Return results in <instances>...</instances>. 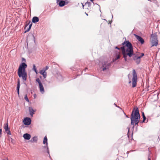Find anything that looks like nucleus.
Wrapping results in <instances>:
<instances>
[{
    "label": "nucleus",
    "instance_id": "obj_20",
    "mask_svg": "<svg viewBox=\"0 0 160 160\" xmlns=\"http://www.w3.org/2000/svg\"><path fill=\"white\" fill-rule=\"evenodd\" d=\"M37 137L36 136L34 137L30 140L32 142H37Z\"/></svg>",
    "mask_w": 160,
    "mask_h": 160
},
{
    "label": "nucleus",
    "instance_id": "obj_23",
    "mask_svg": "<svg viewBox=\"0 0 160 160\" xmlns=\"http://www.w3.org/2000/svg\"><path fill=\"white\" fill-rule=\"evenodd\" d=\"M4 129H5V131L9 129V128L8 127V123H7L6 125H5L4 127Z\"/></svg>",
    "mask_w": 160,
    "mask_h": 160
},
{
    "label": "nucleus",
    "instance_id": "obj_17",
    "mask_svg": "<svg viewBox=\"0 0 160 160\" xmlns=\"http://www.w3.org/2000/svg\"><path fill=\"white\" fill-rule=\"evenodd\" d=\"M43 143L44 144H46L47 146H48V139L46 136H45L43 139Z\"/></svg>",
    "mask_w": 160,
    "mask_h": 160
},
{
    "label": "nucleus",
    "instance_id": "obj_25",
    "mask_svg": "<svg viewBox=\"0 0 160 160\" xmlns=\"http://www.w3.org/2000/svg\"><path fill=\"white\" fill-rule=\"evenodd\" d=\"M136 62L137 64H139L141 62V60L140 58H138L136 60Z\"/></svg>",
    "mask_w": 160,
    "mask_h": 160
},
{
    "label": "nucleus",
    "instance_id": "obj_26",
    "mask_svg": "<svg viewBox=\"0 0 160 160\" xmlns=\"http://www.w3.org/2000/svg\"><path fill=\"white\" fill-rule=\"evenodd\" d=\"M46 72L45 71V70H44L43 69L41 70L40 71V74L42 75H43L45 73V74Z\"/></svg>",
    "mask_w": 160,
    "mask_h": 160
},
{
    "label": "nucleus",
    "instance_id": "obj_37",
    "mask_svg": "<svg viewBox=\"0 0 160 160\" xmlns=\"http://www.w3.org/2000/svg\"><path fill=\"white\" fill-rule=\"evenodd\" d=\"M106 69H107L106 67H105V66H104V67H103V68L102 69V70L104 71L105 70H106Z\"/></svg>",
    "mask_w": 160,
    "mask_h": 160
},
{
    "label": "nucleus",
    "instance_id": "obj_41",
    "mask_svg": "<svg viewBox=\"0 0 160 160\" xmlns=\"http://www.w3.org/2000/svg\"><path fill=\"white\" fill-rule=\"evenodd\" d=\"M2 129H0V137H1V133H2Z\"/></svg>",
    "mask_w": 160,
    "mask_h": 160
},
{
    "label": "nucleus",
    "instance_id": "obj_35",
    "mask_svg": "<svg viewBox=\"0 0 160 160\" xmlns=\"http://www.w3.org/2000/svg\"><path fill=\"white\" fill-rule=\"evenodd\" d=\"M22 62H26V59L23 58H22Z\"/></svg>",
    "mask_w": 160,
    "mask_h": 160
},
{
    "label": "nucleus",
    "instance_id": "obj_3",
    "mask_svg": "<svg viewBox=\"0 0 160 160\" xmlns=\"http://www.w3.org/2000/svg\"><path fill=\"white\" fill-rule=\"evenodd\" d=\"M122 45L125 44V46L127 47L126 49L125 48V51L127 52L133 53V48L131 43L129 41H125L122 43Z\"/></svg>",
    "mask_w": 160,
    "mask_h": 160
},
{
    "label": "nucleus",
    "instance_id": "obj_51",
    "mask_svg": "<svg viewBox=\"0 0 160 160\" xmlns=\"http://www.w3.org/2000/svg\"><path fill=\"white\" fill-rule=\"evenodd\" d=\"M114 104L115 105V106H116V105H117L115 103H114Z\"/></svg>",
    "mask_w": 160,
    "mask_h": 160
},
{
    "label": "nucleus",
    "instance_id": "obj_43",
    "mask_svg": "<svg viewBox=\"0 0 160 160\" xmlns=\"http://www.w3.org/2000/svg\"><path fill=\"white\" fill-rule=\"evenodd\" d=\"M32 36L33 37V39L34 40L35 39V37H34V36L33 34H32Z\"/></svg>",
    "mask_w": 160,
    "mask_h": 160
},
{
    "label": "nucleus",
    "instance_id": "obj_1",
    "mask_svg": "<svg viewBox=\"0 0 160 160\" xmlns=\"http://www.w3.org/2000/svg\"><path fill=\"white\" fill-rule=\"evenodd\" d=\"M140 114L138 108L134 107L131 115V124L133 125H138L140 122Z\"/></svg>",
    "mask_w": 160,
    "mask_h": 160
},
{
    "label": "nucleus",
    "instance_id": "obj_7",
    "mask_svg": "<svg viewBox=\"0 0 160 160\" xmlns=\"http://www.w3.org/2000/svg\"><path fill=\"white\" fill-rule=\"evenodd\" d=\"M67 0H57V3L60 7H62L67 4L68 3Z\"/></svg>",
    "mask_w": 160,
    "mask_h": 160
},
{
    "label": "nucleus",
    "instance_id": "obj_52",
    "mask_svg": "<svg viewBox=\"0 0 160 160\" xmlns=\"http://www.w3.org/2000/svg\"><path fill=\"white\" fill-rule=\"evenodd\" d=\"M28 28H27V27H26V30L27 29H28Z\"/></svg>",
    "mask_w": 160,
    "mask_h": 160
},
{
    "label": "nucleus",
    "instance_id": "obj_42",
    "mask_svg": "<svg viewBox=\"0 0 160 160\" xmlns=\"http://www.w3.org/2000/svg\"><path fill=\"white\" fill-rule=\"evenodd\" d=\"M128 77L129 78V75H128ZM129 79V80H130V79ZM128 83L129 84L131 83V81L130 80V81Z\"/></svg>",
    "mask_w": 160,
    "mask_h": 160
},
{
    "label": "nucleus",
    "instance_id": "obj_49",
    "mask_svg": "<svg viewBox=\"0 0 160 160\" xmlns=\"http://www.w3.org/2000/svg\"><path fill=\"white\" fill-rule=\"evenodd\" d=\"M148 160H151V159H150V158H148Z\"/></svg>",
    "mask_w": 160,
    "mask_h": 160
},
{
    "label": "nucleus",
    "instance_id": "obj_4",
    "mask_svg": "<svg viewBox=\"0 0 160 160\" xmlns=\"http://www.w3.org/2000/svg\"><path fill=\"white\" fill-rule=\"evenodd\" d=\"M137 75L135 70L133 69L132 70V87L134 88L137 85Z\"/></svg>",
    "mask_w": 160,
    "mask_h": 160
},
{
    "label": "nucleus",
    "instance_id": "obj_8",
    "mask_svg": "<svg viewBox=\"0 0 160 160\" xmlns=\"http://www.w3.org/2000/svg\"><path fill=\"white\" fill-rule=\"evenodd\" d=\"M32 25V22L30 21L28 23L26 24L24 29L25 30L24 33L28 32L31 29Z\"/></svg>",
    "mask_w": 160,
    "mask_h": 160
},
{
    "label": "nucleus",
    "instance_id": "obj_27",
    "mask_svg": "<svg viewBox=\"0 0 160 160\" xmlns=\"http://www.w3.org/2000/svg\"><path fill=\"white\" fill-rule=\"evenodd\" d=\"M24 99L26 100V101L28 102H29V99L28 98L27 95V94H26L24 96Z\"/></svg>",
    "mask_w": 160,
    "mask_h": 160
},
{
    "label": "nucleus",
    "instance_id": "obj_33",
    "mask_svg": "<svg viewBox=\"0 0 160 160\" xmlns=\"http://www.w3.org/2000/svg\"><path fill=\"white\" fill-rule=\"evenodd\" d=\"M143 118V120L141 122V123L144 122L145 120H146V117Z\"/></svg>",
    "mask_w": 160,
    "mask_h": 160
},
{
    "label": "nucleus",
    "instance_id": "obj_9",
    "mask_svg": "<svg viewBox=\"0 0 160 160\" xmlns=\"http://www.w3.org/2000/svg\"><path fill=\"white\" fill-rule=\"evenodd\" d=\"M23 122L24 125H29L31 123V120L29 118L26 117L24 119Z\"/></svg>",
    "mask_w": 160,
    "mask_h": 160
},
{
    "label": "nucleus",
    "instance_id": "obj_24",
    "mask_svg": "<svg viewBox=\"0 0 160 160\" xmlns=\"http://www.w3.org/2000/svg\"><path fill=\"white\" fill-rule=\"evenodd\" d=\"M32 69L33 71H35V73H36V74H37L38 73V71L37 69V68H36V66H35V64H33V68H32Z\"/></svg>",
    "mask_w": 160,
    "mask_h": 160
},
{
    "label": "nucleus",
    "instance_id": "obj_11",
    "mask_svg": "<svg viewBox=\"0 0 160 160\" xmlns=\"http://www.w3.org/2000/svg\"><path fill=\"white\" fill-rule=\"evenodd\" d=\"M29 112L30 115L32 117L34 114V112L36 111V110H34L33 108L32 107H29Z\"/></svg>",
    "mask_w": 160,
    "mask_h": 160
},
{
    "label": "nucleus",
    "instance_id": "obj_30",
    "mask_svg": "<svg viewBox=\"0 0 160 160\" xmlns=\"http://www.w3.org/2000/svg\"><path fill=\"white\" fill-rule=\"evenodd\" d=\"M6 133L9 135H11V133L10 132V131L9 129L7 131H6Z\"/></svg>",
    "mask_w": 160,
    "mask_h": 160
},
{
    "label": "nucleus",
    "instance_id": "obj_12",
    "mask_svg": "<svg viewBox=\"0 0 160 160\" xmlns=\"http://www.w3.org/2000/svg\"><path fill=\"white\" fill-rule=\"evenodd\" d=\"M23 137L25 139L29 140L30 139L31 136L30 134L26 133L23 134Z\"/></svg>",
    "mask_w": 160,
    "mask_h": 160
},
{
    "label": "nucleus",
    "instance_id": "obj_15",
    "mask_svg": "<svg viewBox=\"0 0 160 160\" xmlns=\"http://www.w3.org/2000/svg\"><path fill=\"white\" fill-rule=\"evenodd\" d=\"M133 54H132V58L134 60H135L139 58V56L137 54H136L133 53Z\"/></svg>",
    "mask_w": 160,
    "mask_h": 160
},
{
    "label": "nucleus",
    "instance_id": "obj_5",
    "mask_svg": "<svg viewBox=\"0 0 160 160\" xmlns=\"http://www.w3.org/2000/svg\"><path fill=\"white\" fill-rule=\"evenodd\" d=\"M121 50H122L123 57L124 58V60L125 61H126L127 60V56H128L129 57H131L132 56V54H133L131 53L127 52H125L124 46H122L121 47Z\"/></svg>",
    "mask_w": 160,
    "mask_h": 160
},
{
    "label": "nucleus",
    "instance_id": "obj_40",
    "mask_svg": "<svg viewBox=\"0 0 160 160\" xmlns=\"http://www.w3.org/2000/svg\"><path fill=\"white\" fill-rule=\"evenodd\" d=\"M17 93H18V96H19V90H17Z\"/></svg>",
    "mask_w": 160,
    "mask_h": 160
},
{
    "label": "nucleus",
    "instance_id": "obj_18",
    "mask_svg": "<svg viewBox=\"0 0 160 160\" xmlns=\"http://www.w3.org/2000/svg\"><path fill=\"white\" fill-rule=\"evenodd\" d=\"M20 88V80L18 79V80L17 82V90H19Z\"/></svg>",
    "mask_w": 160,
    "mask_h": 160
},
{
    "label": "nucleus",
    "instance_id": "obj_29",
    "mask_svg": "<svg viewBox=\"0 0 160 160\" xmlns=\"http://www.w3.org/2000/svg\"><path fill=\"white\" fill-rule=\"evenodd\" d=\"M85 4H87L88 5V7H90L91 6V2H86Z\"/></svg>",
    "mask_w": 160,
    "mask_h": 160
},
{
    "label": "nucleus",
    "instance_id": "obj_48",
    "mask_svg": "<svg viewBox=\"0 0 160 160\" xmlns=\"http://www.w3.org/2000/svg\"><path fill=\"white\" fill-rule=\"evenodd\" d=\"M94 0H90V1L92 2H93V1Z\"/></svg>",
    "mask_w": 160,
    "mask_h": 160
},
{
    "label": "nucleus",
    "instance_id": "obj_45",
    "mask_svg": "<svg viewBox=\"0 0 160 160\" xmlns=\"http://www.w3.org/2000/svg\"><path fill=\"white\" fill-rule=\"evenodd\" d=\"M87 69H88V68H85V69H84V71H85H85H86V70Z\"/></svg>",
    "mask_w": 160,
    "mask_h": 160
},
{
    "label": "nucleus",
    "instance_id": "obj_44",
    "mask_svg": "<svg viewBox=\"0 0 160 160\" xmlns=\"http://www.w3.org/2000/svg\"><path fill=\"white\" fill-rule=\"evenodd\" d=\"M116 107L119 108L120 109H122V108L118 106L117 105H116Z\"/></svg>",
    "mask_w": 160,
    "mask_h": 160
},
{
    "label": "nucleus",
    "instance_id": "obj_38",
    "mask_svg": "<svg viewBox=\"0 0 160 160\" xmlns=\"http://www.w3.org/2000/svg\"><path fill=\"white\" fill-rule=\"evenodd\" d=\"M142 118L146 117L144 113L143 112H142Z\"/></svg>",
    "mask_w": 160,
    "mask_h": 160
},
{
    "label": "nucleus",
    "instance_id": "obj_28",
    "mask_svg": "<svg viewBox=\"0 0 160 160\" xmlns=\"http://www.w3.org/2000/svg\"><path fill=\"white\" fill-rule=\"evenodd\" d=\"M46 148H47V152L49 155L50 158H51V157H50V155L49 154V148L48 146H47Z\"/></svg>",
    "mask_w": 160,
    "mask_h": 160
},
{
    "label": "nucleus",
    "instance_id": "obj_47",
    "mask_svg": "<svg viewBox=\"0 0 160 160\" xmlns=\"http://www.w3.org/2000/svg\"><path fill=\"white\" fill-rule=\"evenodd\" d=\"M82 4L83 8V9L84 8V5H83Z\"/></svg>",
    "mask_w": 160,
    "mask_h": 160
},
{
    "label": "nucleus",
    "instance_id": "obj_13",
    "mask_svg": "<svg viewBox=\"0 0 160 160\" xmlns=\"http://www.w3.org/2000/svg\"><path fill=\"white\" fill-rule=\"evenodd\" d=\"M39 19L38 17H34L32 20V22L33 23H36L39 21Z\"/></svg>",
    "mask_w": 160,
    "mask_h": 160
},
{
    "label": "nucleus",
    "instance_id": "obj_2",
    "mask_svg": "<svg viewBox=\"0 0 160 160\" xmlns=\"http://www.w3.org/2000/svg\"><path fill=\"white\" fill-rule=\"evenodd\" d=\"M27 65L24 62L21 63L19 66L18 71V74L20 78H22L23 81L27 80V73L26 71V68H27Z\"/></svg>",
    "mask_w": 160,
    "mask_h": 160
},
{
    "label": "nucleus",
    "instance_id": "obj_50",
    "mask_svg": "<svg viewBox=\"0 0 160 160\" xmlns=\"http://www.w3.org/2000/svg\"><path fill=\"white\" fill-rule=\"evenodd\" d=\"M85 13H86V15L87 16H88V14L86 12H85Z\"/></svg>",
    "mask_w": 160,
    "mask_h": 160
},
{
    "label": "nucleus",
    "instance_id": "obj_31",
    "mask_svg": "<svg viewBox=\"0 0 160 160\" xmlns=\"http://www.w3.org/2000/svg\"><path fill=\"white\" fill-rule=\"evenodd\" d=\"M48 67L47 66H46L45 67V68H43L42 69L45 70V71L46 72V71L48 70Z\"/></svg>",
    "mask_w": 160,
    "mask_h": 160
},
{
    "label": "nucleus",
    "instance_id": "obj_34",
    "mask_svg": "<svg viewBox=\"0 0 160 160\" xmlns=\"http://www.w3.org/2000/svg\"><path fill=\"white\" fill-rule=\"evenodd\" d=\"M43 76L44 78H46V77H47V72H46L45 73H45L43 75Z\"/></svg>",
    "mask_w": 160,
    "mask_h": 160
},
{
    "label": "nucleus",
    "instance_id": "obj_19",
    "mask_svg": "<svg viewBox=\"0 0 160 160\" xmlns=\"http://www.w3.org/2000/svg\"><path fill=\"white\" fill-rule=\"evenodd\" d=\"M110 65L111 64L110 63H107V62H105L104 64H102V67H104L105 66L106 67H109V66H110Z\"/></svg>",
    "mask_w": 160,
    "mask_h": 160
},
{
    "label": "nucleus",
    "instance_id": "obj_10",
    "mask_svg": "<svg viewBox=\"0 0 160 160\" xmlns=\"http://www.w3.org/2000/svg\"><path fill=\"white\" fill-rule=\"evenodd\" d=\"M137 39L140 42L141 44H143L144 42V39L141 36L135 34Z\"/></svg>",
    "mask_w": 160,
    "mask_h": 160
},
{
    "label": "nucleus",
    "instance_id": "obj_6",
    "mask_svg": "<svg viewBox=\"0 0 160 160\" xmlns=\"http://www.w3.org/2000/svg\"><path fill=\"white\" fill-rule=\"evenodd\" d=\"M36 81L38 83L40 92L42 93L43 94L45 91L42 84L40 79L39 78H37L36 79Z\"/></svg>",
    "mask_w": 160,
    "mask_h": 160
},
{
    "label": "nucleus",
    "instance_id": "obj_32",
    "mask_svg": "<svg viewBox=\"0 0 160 160\" xmlns=\"http://www.w3.org/2000/svg\"><path fill=\"white\" fill-rule=\"evenodd\" d=\"M144 55V53H141V55L140 56H139V58H142Z\"/></svg>",
    "mask_w": 160,
    "mask_h": 160
},
{
    "label": "nucleus",
    "instance_id": "obj_16",
    "mask_svg": "<svg viewBox=\"0 0 160 160\" xmlns=\"http://www.w3.org/2000/svg\"><path fill=\"white\" fill-rule=\"evenodd\" d=\"M152 44V46H156L157 45L158 43V40H156L155 41H151Z\"/></svg>",
    "mask_w": 160,
    "mask_h": 160
},
{
    "label": "nucleus",
    "instance_id": "obj_36",
    "mask_svg": "<svg viewBox=\"0 0 160 160\" xmlns=\"http://www.w3.org/2000/svg\"><path fill=\"white\" fill-rule=\"evenodd\" d=\"M115 49H117L118 50H120V49H121V48H119L117 46H116L115 47Z\"/></svg>",
    "mask_w": 160,
    "mask_h": 160
},
{
    "label": "nucleus",
    "instance_id": "obj_39",
    "mask_svg": "<svg viewBox=\"0 0 160 160\" xmlns=\"http://www.w3.org/2000/svg\"><path fill=\"white\" fill-rule=\"evenodd\" d=\"M123 112V113L125 115V116H126V117L128 118V116L125 113V112H124V111L123 110H122Z\"/></svg>",
    "mask_w": 160,
    "mask_h": 160
},
{
    "label": "nucleus",
    "instance_id": "obj_14",
    "mask_svg": "<svg viewBox=\"0 0 160 160\" xmlns=\"http://www.w3.org/2000/svg\"><path fill=\"white\" fill-rule=\"evenodd\" d=\"M151 41H155L156 40H158L157 37V35H155L153 34H152L151 35Z\"/></svg>",
    "mask_w": 160,
    "mask_h": 160
},
{
    "label": "nucleus",
    "instance_id": "obj_46",
    "mask_svg": "<svg viewBox=\"0 0 160 160\" xmlns=\"http://www.w3.org/2000/svg\"><path fill=\"white\" fill-rule=\"evenodd\" d=\"M129 151H128L127 152V153L128 154V155L129 154ZM128 156V155L127 156Z\"/></svg>",
    "mask_w": 160,
    "mask_h": 160
},
{
    "label": "nucleus",
    "instance_id": "obj_22",
    "mask_svg": "<svg viewBox=\"0 0 160 160\" xmlns=\"http://www.w3.org/2000/svg\"><path fill=\"white\" fill-rule=\"evenodd\" d=\"M120 56L119 54H118L116 55V57L113 60V62H114L116 61L117 60L119 59L120 58Z\"/></svg>",
    "mask_w": 160,
    "mask_h": 160
},
{
    "label": "nucleus",
    "instance_id": "obj_21",
    "mask_svg": "<svg viewBox=\"0 0 160 160\" xmlns=\"http://www.w3.org/2000/svg\"><path fill=\"white\" fill-rule=\"evenodd\" d=\"M145 12L147 14H149L151 13V10L150 9L146 8L145 10Z\"/></svg>",
    "mask_w": 160,
    "mask_h": 160
}]
</instances>
